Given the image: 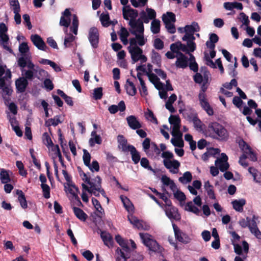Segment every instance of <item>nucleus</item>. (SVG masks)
<instances>
[{
    "label": "nucleus",
    "instance_id": "30",
    "mask_svg": "<svg viewBox=\"0 0 261 261\" xmlns=\"http://www.w3.org/2000/svg\"><path fill=\"white\" fill-rule=\"evenodd\" d=\"M1 89L2 90L1 92L3 99L6 101L9 100V97L12 94L13 92V90L11 87L8 85H7Z\"/></svg>",
    "mask_w": 261,
    "mask_h": 261
},
{
    "label": "nucleus",
    "instance_id": "8",
    "mask_svg": "<svg viewBox=\"0 0 261 261\" xmlns=\"http://www.w3.org/2000/svg\"><path fill=\"white\" fill-rule=\"evenodd\" d=\"M140 15H141L143 23H148L150 20L155 19L156 13L154 9L147 8L146 9V12L144 11H142L140 13Z\"/></svg>",
    "mask_w": 261,
    "mask_h": 261
},
{
    "label": "nucleus",
    "instance_id": "18",
    "mask_svg": "<svg viewBox=\"0 0 261 261\" xmlns=\"http://www.w3.org/2000/svg\"><path fill=\"white\" fill-rule=\"evenodd\" d=\"M246 201L245 199L242 198L239 200H234L231 202L233 209L239 212L243 211V206L246 204Z\"/></svg>",
    "mask_w": 261,
    "mask_h": 261
},
{
    "label": "nucleus",
    "instance_id": "43",
    "mask_svg": "<svg viewBox=\"0 0 261 261\" xmlns=\"http://www.w3.org/2000/svg\"><path fill=\"white\" fill-rule=\"evenodd\" d=\"M140 164L141 166L147 170L154 172V170L149 165V162L146 158H142L141 159Z\"/></svg>",
    "mask_w": 261,
    "mask_h": 261
},
{
    "label": "nucleus",
    "instance_id": "46",
    "mask_svg": "<svg viewBox=\"0 0 261 261\" xmlns=\"http://www.w3.org/2000/svg\"><path fill=\"white\" fill-rule=\"evenodd\" d=\"M100 20L102 25L105 27H108L110 24V22L109 21L110 17L109 14H102L100 15Z\"/></svg>",
    "mask_w": 261,
    "mask_h": 261
},
{
    "label": "nucleus",
    "instance_id": "1",
    "mask_svg": "<svg viewBox=\"0 0 261 261\" xmlns=\"http://www.w3.org/2000/svg\"><path fill=\"white\" fill-rule=\"evenodd\" d=\"M122 14L124 19L128 20L129 17L130 18L128 22L130 27L129 30L130 33L131 31H135L136 33L144 34V28L141 17L136 19L138 16V12L137 10L131 8L129 5L126 6L123 8Z\"/></svg>",
    "mask_w": 261,
    "mask_h": 261
},
{
    "label": "nucleus",
    "instance_id": "17",
    "mask_svg": "<svg viewBox=\"0 0 261 261\" xmlns=\"http://www.w3.org/2000/svg\"><path fill=\"white\" fill-rule=\"evenodd\" d=\"M100 237L105 245L108 246L109 248L113 247L114 241L113 237L110 233L105 231H101Z\"/></svg>",
    "mask_w": 261,
    "mask_h": 261
},
{
    "label": "nucleus",
    "instance_id": "49",
    "mask_svg": "<svg viewBox=\"0 0 261 261\" xmlns=\"http://www.w3.org/2000/svg\"><path fill=\"white\" fill-rule=\"evenodd\" d=\"M97 177H99V178L100 179V185H101V179L99 176H97L94 178H93L92 179H90V178H87L85 179V182H86L87 184L90 185V186L93 189H94V187H92L93 186H95L98 184V179H97Z\"/></svg>",
    "mask_w": 261,
    "mask_h": 261
},
{
    "label": "nucleus",
    "instance_id": "53",
    "mask_svg": "<svg viewBox=\"0 0 261 261\" xmlns=\"http://www.w3.org/2000/svg\"><path fill=\"white\" fill-rule=\"evenodd\" d=\"M92 203L94 206L95 208L99 213L101 214L102 213H104L103 208L101 207L100 202L97 199L93 197L92 198Z\"/></svg>",
    "mask_w": 261,
    "mask_h": 261
},
{
    "label": "nucleus",
    "instance_id": "16",
    "mask_svg": "<svg viewBox=\"0 0 261 261\" xmlns=\"http://www.w3.org/2000/svg\"><path fill=\"white\" fill-rule=\"evenodd\" d=\"M126 120L128 126L133 129H139L142 127L141 124L134 115L128 116Z\"/></svg>",
    "mask_w": 261,
    "mask_h": 261
},
{
    "label": "nucleus",
    "instance_id": "60",
    "mask_svg": "<svg viewBox=\"0 0 261 261\" xmlns=\"http://www.w3.org/2000/svg\"><path fill=\"white\" fill-rule=\"evenodd\" d=\"M148 113L145 114L146 118L148 119L150 118V120L155 124L158 123V121L156 118L154 116L153 112L148 109Z\"/></svg>",
    "mask_w": 261,
    "mask_h": 261
},
{
    "label": "nucleus",
    "instance_id": "34",
    "mask_svg": "<svg viewBox=\"0 0 261 261\" xmlns=\"http://www.w3.org/2000/svg\"><path fill=\"white\" fill-rule=\"evenodd\" d=\"M151 60L153 64H156L159 67H161V57L160 55L154 50H152L151 51Z\"/></svg>",
    "mask_w": 261,
    "mask_h": 261
},
{
    "label": "nucleus",
    "instance_id": "9",
    "mask_svg": "<svg viewBox=\"0 0 261 261\" xmlns=\"http://www.w3.org/2000/svg\"><path fill=\"white\" fill-rule=\"evenodd\" d=\"M172 226L174 232L175 237L176 240L184 244H187L190 242L191 239L190 237L186 233L181 232L175 224L173 223Z\"/></svg>",
    "mask_w": 261,
    "mask_h": 261
},
{
    "label": "nucleus",
    "instance_id": "14",
    "mask_svg": "<svg viewBox=\"0 0 261 261\" xmlns=\"http://www.w3.org/2000/svg\"><path fill=\"white\" fill-rule=\"evenodd\" d=\"M29 84L28 80L25 78L19 77L15 81V85L17 93H23Z\"/></svg>",
    "mask_w": 261,
    "mask_h": 261
},
{
    "label": "nucleus",
    "instance_id": "45",
    "mask_svg": "<svg viewBox=\"0 0 261 261\" xmlns=\"http://www.w3.org/2000/svg\"><path fill=\"white\" fill-rule=\"evenodd\" d=\"M239 145L240 148L243 151L244 153L245 154L247 151L250 152L251 147L247 144V143L242 139L239 142Z\"/></svg>",
    "mask_w": 261,
    "mask_h": 261
},
{
    "label": "nucleus",
    "instance_id": "24",
    "mask_svg": "<svg viewBox=\"0 0 261 261\" xmlns=\"http://www.w3.org/2000/svg\"><path fill=\"white\" fill-rule=\"evenodd\" d=\"M16 194L18 196V200L21 207L23 209H26L28 207V203L24 193L22 190H17Z\"/></svg>",
    "mask_w": 261,
    "mask_h": 261
},
{
    "label": "nucleus",
    "instance_id": "32",
    "mask_svg": "<svg viewBox=\"0 0 261 261\" xmlns=\"http://www.w3.org/2000/svg\"><path fill=\"white\" fill-rule=\"evenodd\" d=\"M61 123H62V121L60 120V116L57 115L54 118H50L46 120L45 125L46 127H49L51 125L56 126Z\"/></svg>",
    "mask_w": 261,
    "mask_h": 261
},
{
    "label": "nucleus",
    "instance_id": "33",
    "mask_svg": "<svg viewBox=\"0 0 261 261\" xmlns=\"http://www.w3.org/2000/svg\"><path fill=\"white\" fill-rule=\"evenodd\" d=\"M62 173L66 180L67 182V185L69 187L73 188L77 192H79V188L72 183L71 177L68 174V172L65 170H62Z\"/></svg>",
    "mask_w": 261,
    "mask_h": 261
},
{
    "label": "nucleus",
    "instance_id": "13",
    "mask_svg": "<svg viewBox=\"0 0 261 261\" xmlns=\"http://www.w3.org/2000/svg\"><path fill=\"white\" fill-rule=\"evenodd\" d=\"M195 39L194 34L186 33L182 38L183 41H187V46L190 48L191 52H193L196 48V43L194 41Z\"/></svg>",
    "mask_w": 261,
    "mask_h": 261
},
{
    "label": "nucleus",
    "instance_id": "31",
    "mask_svg": "<svg viewBox=\"0 0 261 261\" xmlns=\"http://www.w3.org/2000/svg\"><path fill=\"white\" fill-rule=\"evenodd\" d=\"M248 172L253 177V180L257 183L260 182L261 174L255 168L253 167H249Z\"/></svg>",
    "mask_w": 261,
    "mask_h": 261
},
{
    "label": "nucleus",
    "instance_id": "38",
    "mask_svg": "<svg viewBox=\"0 0 261 261\" xmlns=\"http://www.w3.org/2000/svg\"><path fill=\"white\" fill-rule=\"evenodd\" d=\"M192 121L193 122L194 127L200 130H201L202 129V125L201 121L198 118L197 114H192Z\"/></svg>",
    "mask_w": 261,
    "mask_h": 261
},
{
    "label": "nucleus",
    "instance_id": "10",
    "mask_svg": "<svg viewBox=\"0 0 261 261\" xmlns=\"http://www.w3.org/2000/svg\"><path fill=\"white\" fill-rule=\"evenodd\" d=\"M33 44L39 50L46 51L48 47L42 38L38 34H33L30 37Z\"/></svg>",
    "mask_w": 261,
    "mask_h": 261
},
{
    "label": "nucleus",
    "instance_id": "23",
    "mask_svg": "<svg viewBox=\"0 0 261 261\" xmlns=\"http://www.w3.org/2000/svg\"><path fill=\"white\" fill-rule=\"evenodd\" d=\"M161 181L164 185L167 186H169L170 189L173 192H175V191L177 189L176 185L174 183V181L171 180L166 175H162L161 177Z\"/></svg>",
    "mask_w": 261,
    "mask_h": 261
},
{
    "label": "nucleus",
    "instance_id": "27",
    "mask_svg": "<svg viewBox=\"0 0 261 261\" xmlns=\"http://www.w3.org/2000/svg\"><path fill=\"white\" fill-rule=\"evenodd\" d=\"M9 172V170L3 168L1 169L0 179L2 184L9 183L11 181Z\"/></svg>",
    "mask_w": 261,
    "mask_h": 261
},
{
    "label": "nucleus",
    "instance_id": "61",
    "mask_svg": "<svg viewBox=\"0 0 261 261\" xmlns=\"http://www.w3.org/2000/svg\"><path fill=\"white\" fill-rule=\"evenodd\" d=\"M171 142L174 146H177L180 148L183 147L184 145V141L181 138H176L175 139H172Z\"/></svg>",
    "mask_w": 261,
    "mask_h": 261
},
{
    "label": "nucleus",
    "instance_id": "37",
    "mask_svg": "<svg viewBox=\"0 0 261 261\" xmlns=\"http://www.w3.org/2000/svg\"><path fill=\"white\" fill-rule=\"evenodd\" d=\"M151 31L155 34L160 32V21L158 19H154L151 23Z\"/></svg>",
    "mask_w": 261,
    "mask_h": 261
},
{
    "label": "nucleus",
    "instance_id": "64",
    "mask_svg": "<svg viewBox=\"0 0 261 261\" xmlns=\"http://www.w3.org/2000/svg\"><path fill=\"white\" fill-rule=\"evenodd\" d=\"M115 240L122 248L128 244L127 241L124 240L119 234L115 236Z\"/></svg>",
    "mask_w": 261,
    "mask_h": 261
},
{
    "label": "nucleus",
    "instance_id": "5",
    "mask_svg": "<svg viewBox=\"0 0 261 261\" xmlns=\"http://www.w3.org/2000/svg\"><path fill=\"white\" fill-rule=\"evenodd\" d=\"M8 31V27L4 22L0 23V41L3 47L9 51L12 52V49L8 46L9 42V37L7 34Z\"/></svg>",
    "mask_w": 261,
    "mask_h": 261
},
{
    "label": "nucleus",
    "instance_id": "51",
    "mask_svg": "<svg viewBox=\"0 0 261 261\" xmlns=\"http://www.w3.org/2000/svg\"><path fill=\"white\" fill-rule=\"evenodd\" d=\"M84 154H83V161L85 166H89L90 165V161H91V155L89 152L86 150L84 149L83 150Z\"/></svg>",
    "mask_w": 261,
    "mask_h": 261
},
{
    "label": "nucleus",
    "instance_id": "44",
    "mask_svg": "<svg viewBox=\"0 0 261 261\" xmlns=\"http://www.w3.org/2000/svg\"><path fill=\"white\" fill-rule=\"evenodd\" d=\"M198 99L199 101V104L202 109L210 105L206 98V96H205L203 94H198Z\"/></svg>",
    "mask_w": 261,
    "mask_h": 261
},
{
    "label": "nucleus",
    "instance_id": "40",
    "mask_svg": "<svg viewBox=\"0 0 261 261\" xmlns=\"http://www.w3.org/2000/svg\"><path fill=\"white\" fill-rule=\"evenodd\" d=\"M128 219L130 223L133 224L135 227L137 228L138 229L143 228L142 224L136 217L132 216V217L130 218L128 216Z\"/></svg>",
    "mask_w": 261,
    "mask_h": 261
},
{
    "label": "nucleus",
    "instance_id": "50",
    "mask_svg": "<svg viewBox=\"0 0 261 261\" xmlns=\"http://www.w3.org/2000/svg\"><path fill=\"white\" fill-rule=\"evenodd\" d=\"M102 88L98 87L93 90V98L95 100L100 99L102 97Z\"/></svg>",
    "mask_w": 261,
    "mask_h": 261
},
{
    "label": "nucleus",
    "instance_id": "19",
    "mask_svg": "<svg viewBox=\"0 0 261 261\" xmlns=\"http://www.w3.org/2000/svg\"><path fill=\"white\" fill-rule=\"evenodd\" d=\"M132 156V159L135 164H137L141 160V156L139 151L133 145L128 147Z\"/></svg>",
    "mask_w": 261,
    "mask_h": 261
},
{
    "label": "nucleus",
    "instance_id": "11",
    "mask_svg": "<svg viewBox=\"0 0 261 261\" xmlns=\"http://www.w3.org/2000/svg\"><path fill=\"white\" fill-rule=\"evenodd\" d=\"M228 156L224 153H221V158H218L215 162V165L219 168L221 172L226 171L229 167L227 162Z\"/></svg>",
    "mask_w": 261,
    "mask_h": 261
},
{
    "label": "nucleus",
    "instance_id": "52",
    "mask_svg": "<svg viewBox=\"0 0 261 261\" xmlns=\"http://www.w3.org/2000/svg\"><path fill=\"white\" fill-rule=\"evenodd\" d=\"M187 206L188 207V211L193 213L194 214L199 215L200 213L199 209L194 206L192 201H189L187 203Z\"/></svg>",
    "mask_w": 261,
    "mask_h": 261
},
{
    "label": "nucleus",
    "instance_id": "59",
    "mask_svg": "<svg viewBox=\"0 0 261 261\" xmlns=\"http://www.w3.org/2000/svg\"><path fill=\"white\" fill-rule=\"evenodd\" d=\"M153 46L156 49H162L164 48V42L160 38H156L154 40Z\"/></svg>",
    "mask_w": 261,
    "mask_h": 261
},
{
    "label": "nucleus",
    "instance_id": "63",
    "mask_svg": "<svg viewBox=\"0 0 261 261\" xmlns=\"http://www.w3.org/2000/svg\"><path fill=\"white\" fill-rule=\"evenodd\" d=\"M89 169L92 171L98 172L99 170V163L97 161H93L92 164L89 166H87Z\"/></svg>",
    "mask_w": 261,
    "mask_h": 261
},
{
    "label": "nucleus",
    "instance_id": "4",
    "mask_svg": "<svg viewBox=\"0 0 261 261\" xmlns=\"http://www.w3.org/2000/svg\"><path fill=\"white\" fill-rule=\"evenodd\" d=\"M140 237L144 244L148 248L149 250L153 252H160L161 246L158 242L151 238V236L148 233H140Z\"/></svg>",
    "mask_w": 261,
    "mask_h": 261
},
{
    "label": "nucleus",
    "instance_id": "7",
    "mask_svg": "<svg viewBox=\"0 0 261 261\" xmlns=\"http://www.w3.org/2000/svg\"><path fill=\"white\" fill-rule=\"evenodd\" d=\"M18 66L20 68H24L27 67L31 70H35V65L31 60V57L29 56H24L20 57L17 61Z\"/></svg>",
    "mask_w": 261,
    "mask_h": 261
},
{
    "label": "nucleus",
    "instance_id": "57",
    "mask_svg": "<svg viewBox=\"0 0 261 261\" xmlns=\"http://www.w3.org/2000/svg\"><path fill=\"white\" fill-rule=\"evenodd\" d=\"M70 18H67L65 17L64 16H62L60 18V25L67 28L70 25Z\"/></svg>",
    "mask_w": 261,
    "mask_h": 261
},
{
    "label": "nucleus",
    "instance_id": "3",
    "mask_svg": "<svg viewBox=\"0 0 261 261\" xmlns=\"http://www.w3.org/2000/svg\"><path fill=\"white\" fill-rule=\"evenodd\" d=\"M205 132L207 136L214 139L224 140L228 137L227 130L217 122L210 123Z\"/></svg>",
    "mask_w": 261,
    "mask_h": 261
},
{
    "label": "nucleus",
    "instance_id": "22",
    "mask_svg": "<svg viewBox=\"0 0 261 261\" xmlns=\"http://www.w3.org/2000/svg\"><path fill=\"white\" fill-rule=\"evenodd\" d=\"M118 142L119 143L118 147L121 148L123 152H126L129 150L128 147L130 144L127 145V140L125 139L123 135H119L118 136Z\"/></svg>",
    "mask_w": 261,
    "mask_h": 261
},
{
    "label": "nucleus",
    "instance_id": "20",
    "mask_svg": "<svg viewBox=\"0 0 261 261\" xmlns=\"http://www.w3.org/2000/svg\"><path fill=\"white\" fill-rule=\"evenodd\" d=\"M165 212L167 216L170 219L179 220L180 219V216L177 212V209L173 206L170 209L166 210Z\"/></svg>",
    "mask_w": 261,
    "mask_h": 261
},
{
    "label": "nucleus",
    "instance_id": "28",
    "mask_svg": "<svg viewBox=\"0 0 261 261\" xmlns=\"http://www.w3.org/2000/svg\"><path fill=\"white\" fill-rule=\"evenodd\" d=\"M200 30V28L198 23L196 22H192L191 25H186L185 27L184 32L186 33L194 34L195 32H198Z\"/></svg>",
    "mask_w": 261,
    "mask_h": 261
},
{
    "label": "nucleus",
    "instance_id": "55",
    "mask_svg": "<svg viewBox=\"0 0 261 261\" xmlns=\"http://www.w3.org/2000/svg\"><path fill=\"white\" fill-rule=\"evenodd\" d=\"M75 37L71 34H67V36L65 37L64 45L65 48L70 46V43L74 40Z\"/></svg>",
    "mask_w": 261,
    "mask_h": 261
},
{
    "label": "nucleus",
    "instance_id": "48",
    "mask_svg": "<svg viewBox=\"0 0 261 261\" xmlns=\"http://www.w3.org/2000/svg\"><path fill=\"white\" fill-rule=\"evenodd\" d=\"M41 187L42 189L43 197L46 199L49 198L50 196V189L49 186L47 184H41Z\"/></svg>",
    "mask_w": 261,
    "mask_h": 261
},
{
    "label": "nucleus",
    "instance_id": "41",
    "mask_svg": "<svg viewBox=\"0 0 261 261\" xmlns=\"http://www.w3.org/2000/svg\"><path fill=\"white\" fill-rule=\"evenodd\" d=\"M43 143L48 147L54 146V143L47 133H44L42 136Z\"/></svg>",
    "mask_w": 261,
    "mask_h": 261
},
{
    "label": "nucleus",
    "instance_id": "42",
    "mask_svg": "<svg viewBox=\"0 0 261 261\" xmlns=\"http://www.w3.org/2000/svg\"><path fill=\"white\" fill-rule=\"evenodd\" d=\"M164 19V23L168 32L170 34L175 33L176 32V28L175 25L173 23V22H168V21L165 18Z\"/></svg>",
    "mask_w": 261,
    "mask_h": 261
},
{
    "label": "nucleus",
    "instance_id": "58",
    "mask_svg": "<svg viewBox=\"0 0 261 261\" xmlns=\"http://www.w3.org/2000/svg\"><path fill=\"white\" fill-rule=\"evenodd\" d=\"M120 199L123 203L124 206L127 211H129L130 205H132L130 200L126 196H120Z\"/></svg>",
    "mask_w": 261,
    "mask_h": 261
},
{
    "label": "nucleus",
    "instance_id": "36",
    "mask_svg": "<svg viewBox=\"0 0 261 261\" xmlns=\"http://www.w3.org/2000/svg\"><path fill=\"white\" fill-rule=\"evenodd\" d=\"M192 179V175L190 171L185 172L183 176L180 177L178 179L179 181L182 184H187L190 182Z\"/></svg>",
    "mask_w": 261,
    "mask_h": 261
},
{
    "label": "nucleus",
    "instance_id": "6",
    "mask_svg": "<svg viewBox=\"0 0 261 261\" xmlns=\"http://www.w3.org/2000/svg\"><path fill=\"white\" fill-rule=\"evenodd\" d=\"M88 40L93 48H96L98 46L99 34L98 29L96 27L91 28L88 32Z\"/></svg>",
    "mask_w": 261,
    "mask_h": 261
},
{
    "label": "nucleus",
    "instance_id": "21",
    "mask_svg": "<svg viewBox=\"0 0 261 261\" xmlns=\"http://www.w3.org/2000/svg\"><path fill=\"white\" fill-rule=\"evenodd\" d=\"M125 88L127 94L134 96L137 93V89L134 84L129 79H127Z\"/></svg>",
    "mask_w": 261,
    "mask_h": 261
},
{
    "label": "nucleus",
    "instance_id": "47",
    "mask_svg": "<svg viewBox=\"0 0 261 261\" xmlns=\"http://www.w3.org/2000/svg\"><path fill=\"white\" fill-rule=\"evenodd\" d=\"M21 71L22 72V74L24 76L23 77L25 78L27 80H32L34 77V72L33 70H26L25 69L21 68Z\"/></svg>",
    "mask_w": 261,
    "mask_h": 261
},
{
    "label": "nucleus",
    "instance_id": "54",
    "mask_svg": "<svg viewBox=\"0 0 261 261\" xmlns=\"http://www.w3.org/2000/svg\"><path fill=\"white\" fill-rule=\"evenodd\" d=\"M19 51L22 56H27L25 54L29 51V47L27 42H22L19 45Z\"/></svg>",
    "mask_w": 261,
    "mask_h": 261
},
{
    "label": "nucleus",
    "instance_id": "2",
    "mask_svg": "<svg viewBox=\"0 0 261 261\" xmlns=\"http://www.w3.org/2000/svg\"><path fill=\"white\" fill-rule=\"evenodd\" d=\"M131 34L135 35V38H129V46L127 47L129 53L130 54L133 63L139 61V57L143 54V50L139 46H143L146 42L144 34H138L135 31H131Z\"/></svg>",
    "mask_w": 261,
    "mask_h": 261
},
{
    "label": "nucleus",
    "instance_id": "15",
    "mask_svg": "<svg viewBox=\"0 0 261 261\" xmlns=\"http://www.w3.org/2000/svg\"><path fill=\"white\" fill-rule=\"evenodd\" d=\"M178 57L177 58L175 65L177 67L186 68L188 65V59L182 53H178Z\"/></svg>",
    "mask_w": 261,
    "mask_h": 261
},
{
    "label": "nucleus",
    "instance_id": "26",
    "mask_svg": "<svg viewBox=\"0 0 261 261\" xmlns=\"http://www.w3.org/2000/svg\"><path fill=\"white\" fill-rule=\"evenodd\" d=\"M150 81L154 85H156L159 84L161 85V87H159L156 86V88L158 90H161L163 88L164 84L160 82V79L158 77V76L153 73H147Z\"/></svg>",
    "mask_w": 261,
    "mask_h": 261
},
{
    "label": "nucleus",
    "instance_id": "62",
    "mask_svg": "<svg viewBox=\"0 0 261 261\" xmlns=\"http://www.w3.org/2000/svg\"><path fill=\"white\" fill-rule=\"evenodd\" d=\"M102 140L101 137L99 135H95L94 138H90L89 143L91 146H93L95 143L100 144Z\"/></svg>",
    "mask_w": 261,
    "mask_h": 261
},
{
    "label": "nucleus",
    "instance_id": "39",
    "mask_svg": "<svg viewBox=\"0 0 261 261\" xmlns=\"http://www.w3.org/2000/svg\"><path fill=\"white\" fill-rule=\"evenodd\" d=\"M166 19L168 22H175L176 21L175 15L171 12H167L166 14L162 15V20L164 22V19Z\"/></svg>",
    "mask_w": 261,
    "mask_h": 261
},
{
    "label": "nucleus",
    "instance_id": "29",
    "mask_svg": "<svg viewBox=\"0 0 261 261\" xmlns=\"http://www.w3.org/2000/svg\"><path fill=\"white\" fill-rule=\"evenodd\" d=\"M165 167L168 169L173 167L175 169H178L180 166V163L175 160L173 161L164 160L163 161Z\"/></svg>",
    "mask_w": 261,
    "mask_h": 261
},
{
    "label": "nucleus",
    "instance_id": "35",
    "mask_svg": "<svg viewBox=\"0 0 261 261\" xmlns=\"http://www.w3.org/2000/svg\"><path fill=\"white\" fill-rule=\"evenodd\" d=\"M169 122L173 125V127L180 126V119L178 115H171L169 118Z\"/></svg>",
    "mask_w": 261,
    "mask_h": 261
},
{
    "label": "nucleus",
    "instance_id": "56",
    "mask_svg": "<svg viewBox=\"0 0 261 261\" xmlns=\"http://www.w3.org/2000/svg\"><path fill=\"white\" fill-rule=\"evenodd\" d=\"M174 197L180 202L184 201L186 199L185 194L180 190L174 193Z\"/></svg>",
    "mask_w": 261,
    "mask_h": 261
},
{
    "label": "nucleus",
    "instance_id": "25",
    "mask_svg": "<svg viewBox=\"0 0 261 261\" xmlns=\"http://www.w3.org/2000/svg\"><path fill=\"white\" fill-rule=\"evenodd\" d=\"M73 211L75 216L81 221L84 222L87 220L88 215L81 208L73 207Z\"/></svg>",
    "mask_w": 261,
    "mask_h": 261
},
{
    "label": "nucleus",
    "instance_id": "12",
    "mask_svg": "<svg viewBox=\"0 0 261 261\" xmlns=\"http://www.w3.org/2000/svg\"><path fill=\"white\" fill-rule=\"evenodd\" d=\"M116 252L120 255V256L116 258V261H127V259L130 257V248L128 244L122 249L117 248Z\"/></svg>",
    "mask_w": 261,
    "mask_h": 261
}]
</instances>
